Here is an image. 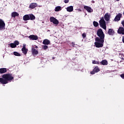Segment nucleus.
I'll use <instances>...</instances> for the list:
<instances>
[{"instance_id":"16","label":"nucleus","mask_w":124,"mask_h":124,"mask_svg":"<svg viewBox=\"0 0 124 124\" xmlns=\"http://www.w3.org/2000/svg\"><path fill=\"white\" fill-rule=\"evenodd\" d=\"M11 16L13 18H15V17H18L19 16V14L16 12H13L12 13Z\"/></svg>"},{"instance_id":"7","label":"nucleus","mask_w":124,"mask_h":124,"mask_svg":"<svg viewBox=\"0 0 124 124\" xmlns=\"http://www.w3.org/2000/svg\"><path fill=\"white\" fill-rule=\"evenodd\" d=\"M5 27V23L4 21L1 19H0V31L3 30Z\"/></svg>"},{"instance_id":"13","label":"nucleus","mask_w":124,"mask_h":124,"mask_svg":"<svg viewBox=\"0 0 124 124\" xmlns=\"http://www.w3.org/2000/svg\"><path fill=\"white\" fill-rule=\"evenodd\" d=\"M37 6V4L36 3H32L30 4L29 6V8H31V9H33V8H35Z\"/></svg>"},{"instance_id":"36","label":"nucleus","mask_w":124,"mask_h":124,"mask_svg":"<svg viewBox=\"0 0 124 124\" xmlns=\"http://www.w3.org/2000/svg\"><path fill=\"white\" fill-rule=\"evenodd\" d=\"M35 48L36 49H37V48H38V46H35Z\"/></svg>"},{"instance_id":"17","label":"nucleus","mask_w":124,"mask_h":124,"mask_svg":"<svg viewBox=\"0 0 124 124\" xmlns=\"http://www.w3.org/2000/svg\"><path fill=\"white\" fill-rule=\"evenodd\" d=\"M43 44L44 45H49V44H50V41L47 39H46L43 41Z\"/></svg>"},{"instance_id":"11","label":"nucleus","mask_w":124,"mask_h":124,"mask_svg":"<svg viewBox=\"0 0 124 124\" xmlns=\"http://www.w3.org/2000/svg\"><path fill=\"white\" fill-rule=\"evenodd\" d=\"M21 51L24 55H26L27 53H28V49L26 48V44L23 45V47Z\"/></svg>"},{"instance_id":"39","label":"nucleus","mask_w":124,"mask_h":124,"mask_svg":"<svg viewBox=\"0 0 124 124\" xmlns=\"http://www.w3.org/2000/svg\"><path fill=\"white\" fill-rule=\"evenodd\" d=\"M123 15H124V12H123Z\"/></svg>"},{"instance_id":"18","label":"nucleus","mask_w":124,"mask_h":124,"mask_svg":"<svg viewBox=\"0 0 124 124\" xmlns=\"http://www.w3.org/2000/svg\"><path fill=\"white\" fill-rule=\"evenodd\" d=\"M23 20L24 21H28L30 20V15H26L23 16Z\"/></svg>"},{"instance_id":"38","label":"nucleus","mask_w":124,"mask_h":124,"mask_svg":"<svg viewBox=\"0 0 124 124\" xmlns=\"http://www.w3.org/2000/svg\"><path fill=\"white\" fill-rule=\"evenodd\" d=\"M117 1H119V0H116Z\"/></svg>"},{"instance_id":"21","label":"nucleus","mask_w":124,"mask_h":124,"mask_svg":"<svg viewBox=\"0 0 124 124\" xmlns=\"http://www.w3.org/2000/svg\"><path fill=\"white\" fill-rule=\"evenodd\" d=\"M55 12H59V11H61L62 10V7L58 6L55 7L54 9Z\"/></svg>"},{"instance_id":"32","label":"nucleus","mask_w":124,"mask_h":124,"mask_svg":"<svg viewBox=\"0 0 124 124\" xmlns=\"http://www.w3.org/2000/svg\"><path fill=\"white\" fill-rule=\"evenodd\" d=\"M69 2V0H64V2L65 3H68Z\"/></svg>"},{"instance_id":"37","label":"nucleus","mask_w":124,"mask_h":124,"mask_svg":"<svg viewBox=\"0 0 124 124\" xmlns=\"http://www.w3.org/2000/svg\"><path fill=\"white\" fill-rule=\"evenodd\" d=\"M78 11H82V10L81 9H78Z\"/></svg>"},{"instance_id":"34","label":"nucleus","mask_w":124,"mask_h":124,"mask_svg":"<svg viewBox=\"0 0 124 124\" xmlns=\"http://www.w3.org/2000/svg\"><path fill=\"white\" fill-rule=\"evenodd\" d=\"M95 72L93 70L92 72H91V74H94Z\"/></svg>"},{"instance_id":"26","label":"nucleus","mask_w":124,"mask_h":124,"mask_svg":"<svg viewBox=\"0 0 124 124\" xmlns=\"http://www.w3.org/2000/svg\"><path fill=\"white\" fill-rule=\"evenodd\" d=\"M10 47H11V48H16V45L14 43H11L10 44Z\"/></svg>"},{"instance_id":"28","label":"nucleus","mask_w":124,"mask_h":124,"mask_svg":"<svg viewBox=\"0 0 124 124\" xmlns=\"http://www.w3.org/2000/svg\"><path fill=\"white\" fill-rule=\"evenodd\" d=\"M93 25L94 27H98V23L96 21H93Z\"/></svg>"},{"instance_id":"19","label":"nucleus","mask_w":124,"mask_h":124,"mask_svg":"<svg viewBox=\"0 0 124 124\" xmlns=\"http://www.w3.org/2000/svg\"><path fill=\"white\" fill-rule=\"evenodd\" d=\"M66 10H67V11H68V12H72V11H73V6H69L66 8Z\"/></svg>"},{"instance_id":"23","label":"nucleus","mask_w":124,"mask_h":124,"mask_svg":"<svg viewBox=\"0 0 124 124\" xmlns=\"http://www.w3.org/2000/svg\"><path fill=\"white\" fill-rule=\"evenodd\" d=\"M93 70L95 72V73H97V72H99V71H100L98 66L95 67Z\"/></svg>"},{"instance_id":"27","label":"nucleus","mask_w":124,"mask_h":124,"mask_svg":"<svg viewBox=\"0 0 124 124\" xmlns=\"http://www.w3.org/2000/svg\"><path fill=\"white\" fill-rule=\"evenodd\" d=\"M14 55L15 56H17V57H20L21 56V54L16 51L14 52Z\"/></svg>"},{"instance_id":"8","label":"nucleus","mask_w":124,"mask_h":124,"mask_svg":"<svg viewBox=\"0 0 124 124\" xmlns=\"http://www.w3.org/2000/svg\"><path fill=\"white\" fill-rule=\"evenodd\" d=\"M122 16H123V15L121 13H119L114 18L115 22H118V21H120V20H121V18H122Z\"/></svg>"},{"instance_id":"22","label":"nucleus","mask_w":124,"mask_h":124,"mask_svg":"<svg viewBox=\"0 0 124 124\" xmlns=\"http://www.w3.org/2000/svg\"><path fill=\"white\" fill-rule=\"evenodd\" d=\"M5 72H6V68H0V73L1 74L5 73Z\"/></svg>"},{"instance_id":"4","label":"nucleus","mask_w":124,"mask_h":124,"mask_svg":"<svg viewBox=\"0 0 124 124\" xmlns=\"http://www.w3.org/2000/svg\"><path fill=\"white\" fill-rule=\"evenodd\" d=\"M97 34L99 37H100V39H103L104 40V33H103V31H102V29H99L97 31Z\"/></svg>"},{"instance_id":"33","label":"nucleus","mask_w":124,"mask_h":124,"mask_svg":"<svg viewBox=\"0 0 124 124\" xmlns=\"http://www.w3.org/2000/svg\"><path fill=\"white\" fill-rule=\"evenodd\" d=\"M71 45L73 46V47H75V44L74 43L72 42L71 43Z\"/></svg>"},{"instance_id":"31","label":"nucleus","mask_w":124,"mask_h":124,"mask_svg":"<svg viewBox=\"0 0 124 124\" xmlns=\"http://www.w3.org/2000/svg\"><path fill=\"white\" fill-rule=\"evenodd\" d=\"M82 36L83 38H85L86 37V36H87V34H86V33H83L82 34Z\"/></svg>"},{"instance_id":"12","label":"nucleus","mask_w":124,"mask_h":124,"mask_svg":"<svg viewBox=\"0 0 124 124\" xmlns=\"http://www.w3.org/2000/svg\"><path fill=\"white\" fill-rule=\"evenodd\" d=\"M118 33L120 34H124V29L123 27H120L118 30Z\"/></svg>"},{"instance_id":"24","label":"nucleus","mask_w":124,"mask_h":124,"mask_svg":"<svg viewBox=\"0 0 124 124\" xmlns=\"http://www.w3.org/2000/svg\"><path fill=\"white\" fill-rule=\"evenodd\" d=\"M29 16L31 20H34L35 19V16L32 14L29 15Z\"/></svg>"},{"instance_id":"30","label":"nucleus","mask_w":124,"mask_h":124,"mask_svg":"<svg viewBox=\"0 0 124 124\" xmlns=\"http://www.w3.org/2000/svg\"><path fill=\"white\" fill-rule=\"evenodd\" d=\"M14 43L16 45V47L17 45H19V41H15Z\"/></svg>"},{"instance_id":"25","label":"nucleus","mask_w":124,"mask_h":124,"mask_svg":"<svg viewBox=\"0 0 124 124\" xmlns=\"http://www.w3.org/2000/svg\"><path fill=\"white\" fill-rule=\"evenodd\" d=\"M92 63H93V64H100V62L93 60L92 62Z\"/></svg>"},{"instance_id":"35","label":"nucleus","mask_w":124,"mask_h":124,"mask_svg":"<svg viewBox=\"0 0 124 124\" xmlns=\"http://www.w3.org/2000/svg\"><path fill=\"white\" fill-rule=\"evenodd\" d=\"M121 77L122 78V79H124V74H122L121 75Z\"/></svg>"},{"instance_id":"1","label":"nucleus","mask_w":124,"mask_h":124,"mask_svg":"<svg viewBox=\"0 0 124 124\" xmlns=\"http://www.w3.org/2000/svg\"><path fill=\"white\" fill-rule=\"evenodd\" d=\"M14 78L12 76V75L10 74H6L3 75L2 78H0V83L3 85L8 83V81H12Z\"/></svg>"},{"instance_id":"9","label":"nucleus","mask_w":124,"mask_h":124,"mask_svg":"<svg viewBox=\"0 0 124 124\" xmlns=\"http://www.w3.org/2000/svg\"><path fill=\"white\" fill-rule=\"evenodd\" d=\"M84 9H86V10L89 13H92L93 11V9L91 7H89L88 6H84Z\"/></svg>"},{"instance_id":"6","label":"nucleus","mask_w":124,"mask_h":124,"mask_svg":"<svg viewBox=\"0 0 124 124\" xmlns=\"http://www.w3.org/2000/svg\"><path fill=\"white\" fill-rule=\"evenodd\" d=\"M30 40H38V36L36 35H31L28 37Z\"/></svg>"},{"instance_id":"2","label":"nucleus","mask_w":124,"mask_h":124,"mask_svg":"<svg viewBox=\"0 0 124 124\" xmlns=\"http://www.w3.org/2000/svg\"><path fill=\"white\" fill-rule=\"evenodd\" d=\"M95 41L96 42H95L94 44L96 48H101V47H103V43H104V39H100L99 38L97 37L95 39Z\"/></svg>"},{"instance_id":"20","label":"nucleus","mask_w":124,"mask_h":124,"mask_svg":"<svg viewBox=\"0 0 124 124\" xmlns=\"http://www.w3.org/2000/svg\"><path fill=\"white\" fill-rule=\"evenodd\" d=\"M114 31H113V29H109L108 31V33L109 35H113L114 34Z\"/></svg>"},{"instance_id":"15","label":"nucleus","mask_w":124,"mask_h":124,"mask_svg":"<svg viewBox=\"0 0 124 124\" xmlns=\"http://www.w3.org/2000/svg\"><path fill=\"white\" fill-rule=\"evenodd\" d=\"M100 64H101V65H107L108 64V61L103 60L100 62Z\"/></svg>"},{"instance_id":"5","label":"nucleus","mask_w":124,"mask_h":124,"mask_svg":"<svg viewBox=\"0 0 124 124\" xmlns=\"http://www.w3.org/2000/svg\"><path fill=\"white\" fill-rule=\"evenodd\" d=\"M49 21L51 23H53L54 25H56V26H58V24H59V20L53 16L50 17Z\"/></svg>"},{"instance_id":"3","label":"nucleus","mask_w":124,"mask_h":124,"mask_svg":"<svg viewBox=\"0 0 124 124\" xmlns=\"http://www.w3.org/2000/svg\"><path fill=\"white\" fill-rule=\"evenodd\" d=\"M99 23L101 28H102V29L104 30H106V22L104 20V17H101L100 20L99 21Z\"/></svg>"},{"instance_id":"10","label":"nucleus","mask_w":124,"mask_h":124,"mask_svg":"<svg viewBox=\"0 0 124 124\" xmlns=\"http://www.w3.org/2000/svg\"><path fill=\"white\" fill-rule=\"evenodd\" d=\"M110 17L111 16L110 15V14H109V13H107L104 16V19L106 21L108 22V21L110 20Z\"/></svg>"},{"instance_id":"14","label":"nucleus","mask_w":124,"mask_h":124,"mask_svg":"<svg viewBox=\"0 0 124 124\" xmlns=\"http://www.w3.org/2000/svg\"><path fill=\"white\" fill-rule=\"evenodd\" d=\"M31 52L32 55H38V50L37 49H35L34 47L32 48Z\"/></svg>"},{"instance_id":"29","label":"nucleus","mask_w":124,"mask_h":124,"mask_svg":"<svg viewBox=\"0 0 124 124\" xmlns=\"http://www.w3.org/2000/svg\"><path fill=\"white\" fill-rule=\"evenodd\" d=\"M43 49H44V50H47V49H48V46L45 45V46H42Z\"/></svg>"}]
</instances>
